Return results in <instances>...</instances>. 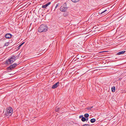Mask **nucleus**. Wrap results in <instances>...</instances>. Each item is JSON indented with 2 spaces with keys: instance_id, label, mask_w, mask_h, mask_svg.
Masks as SVG:
<instances>
[{
  "instance_id": "obj_26",
  "label": "nucleus",
  "mask_w": 126,
  "mask_h": 126,
  "mask_svg": "<svg viewBox=\"0 0 126 126\" xmlns=\"http://www.w3.org/2000/svg\"><path fill=\"white\" fill-rule=\"evenodd\" d=\"M83 117V115H80V116H79V118H82V117Z\"/></svg>"
},
{
  "instance_id": "obj_25",
  "label": "nucleus",
  "mask_w": 126,
  "mask_h": 126,
  "mask_svg": "<svg viewBox=\"0 0 126 126\" xmlns=\"http://www.w3.org/2000/svg\"><path fill=\"white\" fill-rule=\"evenodd\" d=\"M50 3H51L50 2H49L48 3H47V4H46L47 6L49 5L50 4Z\"/></svg>"
},
{
  "instance_id": "obj_16",
  "label": "nucleus",
  "mask_w": 126,
  "mask_h": 126,
  "mask_svg": "<svg viewBox=\"0 0 126 126\" xmlns=\"http://www.w3.org/2000/svg\"><path fill=\"white\" fill-rule=\"evenodd\" d=\"M67 15L68 13L67 12H64L63 14V15L64 16H66Z\"/></svg>"
},
{
  "instance_id": "obj_10",
  "label": "nucleus",
  "mask_w": 126,
  "mask_h": 126,
  "mask_svg": "<svg viewBox=\"0 0 126 126\" xmlns=\"http://www.w3.org/2000/svg\"><path fill=\"white\" fill-rule=\"evenodd\" d=\"M96 121V120L95 119H92L90 120V122L92 123H94Z\"/></svg>"
},
{
  "instance_id": "obj_23",
  "label": "nucleus",
  "mask_w": 126,
  "mask_h": 126,
  "mask_svg": "<svg viewBox=\"0 0 126 126\" xmlns=\"http://www.w3.org/2000/svg\"><path fill=\"white\" fill-rule=\"evenodd\" d=\"M82 126H90L89 125L87 124H85L83 125Z\"/></svg>"
},
{
  "instance_id": "obj_3",
  "label": "nucleus",
  "mask_w": 126,
  "mask_h": 126,
  "mask_svg": "<svg viewBox=\"0 0 126 126\" xmlns=\"http://www.w3.org/2000/svg\"><path fill=\"white\" fill-rule=\"evenodd\" d=\"M13 109L11 107H8L6 110L5 114L7 116H11L12 114L13 111Z\"/></svg>"
},
{
  "instance_id": "obj_8",
  "label": "nucleus",
  "mask_w": 126,
  "mask_h": 126,
  "mask_svg": "<svg viewBox=\"0 0 126 126\" xmlns=\"http://www.w3.org/2000/svg\"><path fill=\"white\" fill-rule=\"evenodd\" d=\"M125 52V51L120 52L116 54V55H119L124 53Z\"/></svg>"
},
{
  "instance_id": "obj_22",
  "label": "nucleus",
  "mask_w": 126,
  "mask_h": 126,
  "mask_svg": "<svg viewBox=\"0 0 126 126\" xmlns=\"http://www.w3.org/2000/svg\"><path fill=\"white\" fill-rule=\"evenodd\" d=\"M59 109H60L59 108H56L55 110L56 111L58 112V111H59Z\"/></svg>"
},
{
  "instance_id": "obj_15",
  "label": "nucleus",
  "mask_w": 126,
  "mask_h": 126,
  "mask_svg": "<svg viewBox=\"0 0 126 126\" xmlns=\"http://www.w3.org/2000/svg\"><path fill=\"white\" fill-rule=\"evenodd\" d=\"M107 11V10L106 9V10H105L104 11H102V12H101L100 13H99V14L100 15V14H102L103 13H104L105 12H106Z\"/></svg>"
},
{
  "instance_id": "obj_1",
  "label": "nucleus",
  "mask_w": 126,
  "mask_h": 126,
  "mask_svg": "<svg viewBox=\"0 0 126 126\" xmlns=\"http://www.w3.org/2000/svg\"><path fill=\"white\" fill-rule=\"evenodd\" d=\"M16 56L12 55L11 56L8 60H7L5 63V64H10L13 63L16 59L17 58Z\"/></svg>"
},
{
  "instance_id": "obj_9",
  "label": "nucleus",
  "mask_w": 126,
  "mask_h": 126,
  "mask_svg": "<svg viewBox=\"0 0 126 126\" xmlns=\"http://www.w3.org/2000/svg\"><path fill=\"white\" fill-rule=\"evenodd\" d=\"M115 87L114 86H113L111 88V91L112 92H114L115 91Z\"/></svg>"
},
{
  "instance_id": "obj_17",
  "label": "nucleus",
  "mask_w": 126,
  "mask_h": 126,
  "mask_svg": "<svg viewBox=\"0 0 126 126\" xmlns=\"http://www.w3.org/2000/svg\"><path fill=\"white\" fill-rule=\"evenodd\" d=\"M99 15V13L98 14H97V13H96L93 15V16H98Z\"/></svg>"
},
{
  "instance_id": "obj_21",
  "label": "nucleus",
  "mask_w": 126,
  "mask_h": 126,
  "mask_svg": "<svg viewBox=\"0 0 126 126\" xmlns=\"http://www.w3.org/2000/svg\"><path fill=\"white\" fill-rule=\"evenodd\" d=\"M47 6V5L46 4L45 5H43L42 6V7L43 8H46Z\"/></svg>"
},
{
  "instance_id": "obj_7",
  "label": "nucleus",
  "mask_w": 126,
  "mask_h": 126,
  "mask_svg": "<svg viewBox=\"0 0 126 126\" xmlns=\"http://www.w3.org/2000/svg\"><path fill=\"white\" fill-rule=\"evenodd\" d=\"M12 36V35L10 33H7L5 35V37L7 39L10 38Z\"/></svg>"
},
{
  "instance_id": "obj_24",
  "label": "nucleus",
  "mask_w": 126,
  "mask_h": 126,
  "mask_svg": "<svg viewBox=\"0 0 126 126\" xmlns=\"http://www.w3.org/2000/svg\"><path fill=\"white\" fill-rule=\"evenodd\" d=\"M50 3H51L50 2H49L48 3H47V4H46L47 6L49 5L50 4Z\"/></svg>"
},
{
  "instance_id": "obj_12",
  "label": "nucleus",
  "mask_w": 126,
  "mask_h": 126,
  "mask_svg": "<svg viewBox=\"0 0 126 126\" xmlns=\"http://www.w3.org/2000/svg\"><path fill=\"white\" fill-rule=\"evenodd\" d=\"M89 116V115L88 113H86L84 115V117L85 118H88Z\"/></svg>"
},
{
  "instance_id": "obj_14",
  "label": "nucleus",
  "mask_w": 126,
  "mask_h": 126,
  "mask_svg": "<svg viewBox=\"0 0 126 126\" xmlns=\"http://www.w3.org/2000/svg\"><path fill=\"white\" fill-rule=\"evenodd\" d=\"M59 5H60V4L59 3H58L56 4V5L55 7V10H55L57 8V7L59 6Z\"/></svg>"
},
{
  "instance_id": "obj_2",
  "label": "nucleus",
  "mask_w": 126,
  "mask_h": 126,
  "mask_svg": "<svg viewBox=\"0 0 126 126\" xmlns=\"http://www.w3.org/2000/svg\"><path fill=\"white\" fill-rule=\"evenodd\" d=\"M48 28L45 25L42 24L40 26L38 29L39 32H45L47 31Z\"/></svg>"
},
{
  "instance_id": "obj_20",
  "label": "nucleus",
  "mask_w": 126,
  "mask_h": 126,
  "mask_svg": "<svg viewBox=\"0 0 126 126\" xmlns=\"http://www.w3.org/2000/svg\"><path fill=\"white\" fill-rule=\"evenodd\" d=\"M9 42L5 43L4 44V46H7L9 44Z\"/></svg>"
},
{
  "instance_id": "obj_11",
  "label": "nucleus",
  "mask_w": 126,
  "mask_h": 126,
  "mask_svg": "<svg viewBox=\"0 0 126 126\" xmlns=\"http://www.w3.org/2000/svg\"><path fill=\"white\" fill-rule=\"evenodd\" d=\"M24 43V42H23L19 45V46L17 47V49H19L20 47Z\"/></svg>"
},
{
  "instance_id": "obj_5",
  "label": "nucleus",
  "mask_w": 126,
  "mask_h": 126,
  "mask_svg": "<svg viewBox=\"0 0 126 126\" xmlns=\"http://www.w3.org/2000/svg\"><path fill=\"white\" fill-rule=\"evenodd\" d=\"M18 65L16 63H14L13 64L11 65L10 66L8 67L7 68V70H10L13 69L14 68L16 67Z\"/></svg>"
},
{
  "instance_id": "obj_27",
  "label": "nucleus",
  "mask_w": 126,
  "mask_h": 126,
  "mask_svg": "<svg viewBox=\"0 0 126 126\" xmlns=\"http://www.w3.org/2000/svg\"><path fill=\"white\" fill-rule=\"evenodd\" d=\"M87 118L86 119V121H87L88 120V118Z\"/></svg>"
},
{
  "instance_id": "obj_13",
  "label": "nucleus",
  "mask_w": 126,
  "mask_h": 126,
  "mask_svg": "<svg viewBox=\"0 0 126 126\" xmlns=\"http://www.w3.org/2000/svg\"><path fill=\"white\" fill-rule=\"evenodd\" d=\"M81 120L83 122H85L86 121V118L85 117H82Z\"/></svg>"
},
{
  "instance_id": "obj_6",
  "label": "nucleus",
  "mask_w": 126,
  "mask_h": 126,
  "mask_svg": "<svg viewBox=\"0 0 126 126\" xmlns=\"http://www.w3.org/2000/svg\"><path fill=\"white\" fill-rule=\"evenodd\" d=\"M59 82H58L56 83L53 85L52 87V88L53 89L56 88L58 86H59Z\"/></svg>"
},
{
  "instance_id": "obj_4",
  "label": "nucleus",
  "mask_w": 126,
  "mask_h": 126,
  "mask_svg": "<svg viewBox=\"0 0 126 126\" xmlns=\"http://www.w3.org/2000/svg\"><path fill=\"white\" fill-rule=\"evenodd\" d=\"M67 8L66 3H65L60 7V11L62 12H65Z\"/></svg>"
},
{
  "instance_id": "obj_18",
  "label": "nucleus",
  "mask_w": 126,
  "mask_h": 126,
  "mask_svg": "<svg viewBox=\"0 0 126 126\" xmlns=\"http://www.w3.org/2000/svg\"><path fill=\"white\" fill-rule=\"evenodd\" d=\"M71 1L73 2H76L78 1L79 0H71Z\"/></svg>"
},
{
  "instance_id": "obj_19",
  "label": "nucleus",
  "mask_w": 126,
  "mask_h": 126,
  "mask_svg": "<svg viewBox=\"0 0 126 126\" xmlns=\"http://www.w3.org/2000/svg\"><path fill=\"white\" fill-rule=\"evenodd\" d=\"M93 106L91 107H88L87 108V109L88 110H91L93 107Z\"/></svg>"
}]
</instances>
